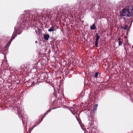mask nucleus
Here are the masks:
<instances>
[{
    "label": "nucleus",
    "instance_id": "nucleus-1",
    "mask_svg": "<svg viewBox=\"0 0 133 133\" xmlns=\"http://www.w3.org/2000/svg\"><path fill=\"white\" fill-rule=\"evenodd\" d=\"M132 9L131 8H130L129 7L127 8H125L123 9L120 12V14L121 16H124L130 17L131 15Z\"/></svg>",
    "mask_w": 133,
    "mask_h": 133
},
{
    "label": "nucleus",
    "instance_id": "nucleus-2",
    "mask_svg": "<svg viewBox=\"0 0 133 133\" xmlns=\"http://www.w3.org/2000/svg\"><path fill=\"white\" fill-rule=\"evenodd\" d=\"M31 20V19L30 17V16H28L26 18H25V22L26 23L29 22Z\"/></svg>",
    "mask_w": 133,
    "mask_h": 133
},
{
    "label": "nucleus",
    "instance_id": "nucleus-3",
    "mask_svg": "<svg viewBox=\"0 0 133 133\" xmlns=\"http://www.w3.org/2000/svg\"><path fill=\"white\" fill-rule=\"evenodd\" d=\"M43 36L44 39L46 41H48L50 37L49 35L48 34H44Z\"/></svg>",
    "mask_w": 133,
    "mask_h": 133
},
{
    "label": "nucleus",
    "instance_id": "nucleus-4",
    "mask_svg": "<svg viewBox=\"0 0 133 133\" xmlns=\"http://www.w3.org/2000/svg\"><path fill=\"white\" fill-rule=\"evenodd\" d=\"M100 76V73L98 72H96L95 74L94 77L96 78L99 77Z\"/></svg>",
    "mask_w": 133,
    "mask_h": 133
},
{
    "label": "nucleus",
    "instance_id": "nucleus-5",
    "mask_svg": "<svg viewBox=\"0 0 133 133\" xmlns=\"http://www.w3.org/2000/svg\"><path fill=\"white\" fill-rule=\"evenodd\" d=\"M49 111H47L45 113L44 116H43L42 117V118L41 119V120L39 122H38L37 123L38 124L39 123L41 122L43 118L45 116V115L48 114V113Z\"/></svg>",
    "mask_w": 133,
    "mask_h": 133
},
{
    "label": "nucleus",
    "instance_id": "nucleus-6",
    "mask_svg": "<svg viewBox=\"0 0 133 133\" xmlns=\"http://www.w3.org/2000/svg\"><path fill=\"white\" fill-rule=\"evenodd\" d=\"M90 29L92 30H95L96 29V27L95 26V23H94L90 26Z\"/></svg>",
    "mask_w": 133,
    "mask_h": 133
},
{
    "label": "nucleus",
    "instance_id": "nucleus-7",
    "mask_svg": "<svg viewBox=\"0 0 133 133\" xmlns=\"http://www.w3.org/2000/svg\"><path fill=\"white\" fill-rule=\"evenodd\" d=\"M16 36V32H14L13 33L12 36V37L11 39L10 40V41H12L13 39H14V36L15 37Z\"/></svg>",
    "mask_w": 133,
    "mask_h": 133
},
{
    "label": "nucleus",
    "instance_id": "nucleus-8",
    "mask_svg": "<svg viewBox=\"0 0 133 133\" xmlns=\"http://www.w3.org/2000/svg\"><path fill=\"white\" fill-rule=\"evenodd\" d=\"M55 30V29H54V26H52L48 29V31H49L51 32Z\"/></svg>",
    "mask_w": 133,
    "mask_h": 133
},
{
    "label": "nucleus",
    "instance_id": "nucleus-9",
    "mask_svg": "<svg viewBox=\"0 0 133 133\" xmlns=\"http://www.w3.org/2000/svg\"><path fill=\"white\" fill-rule=\"evenodd\" d=\"M98 107V104H95L93 106V109L94 111L96 110L97 108Z\"/></svg>",
    "mask_w": 133,
    "mask_h": 133
},
{
    "label": "nucleus",
    "instance_id": "nucleus-10",
    "mask_svg": "<svg viewBox=\"0 0 133 133\" xmlns=\"http://www.w3.org/2000/svg\"><path fill=\"white\" fill-rule=\"evenodd\" d=\"M99 37H100L98 35L97 33H96V40H97V41H98V39L99 38Z\"/></svg>",
    "mask_w": 133,
    "mask_h": 133
},
{
    "label": "nucleus",
    "instance_id": "nucleus-11",
    "mask_svg": "<svg viewBox=\"0 0 133 133\" xmlns=\"http://www.w3.org/2000/svg\"><path fill=\"white\" fill-rule=\"evenodd\" d=\"M128 26L126 25H125V26H124V27H121V28L122 29H123L125 30H126L127 29V28H128Z\"/></svg>",
    "mask_w": 133,
    "mask_h": 133
},
{
    "label": "nucleus",
    "instance_id": "nucleus-12",
    "mask_svg": "<svg viewBox=\"0 0 133 133\" xmlns=\"http://www.w3.org/2000/svg\"><path fill=\"white\" fill-rule=\"evenodd\" d=\"M95 46L96 47L98 46V41L96 40L95 41Z\"/></svg>",
    "mask_w": 133,
    "mask_h": 133
},
{
    "label": "nucleus",
    "instance_id": "nucleus-13",
    "mask_svg": "<svg viewBox=\"0 0 133 133\" xmlns=\"http://www.w3.org/2000/svg\"><path fill=\"white\" fill-rule=\"evenodd\" d=\"M118 44L119 46L122 44V42L121 41H119L118 42Z\"/></svg>",
    "mask_w": 133,
    "mask_h": 133
},
{
    "label": "nucleus",
    "instance_id": "nucleus-14",
    "mask_svg": "<svg viewBox=\"0 0 133 133\" xmlns=\"http://www.w3.org/2000/svg\"><path fill=\"white\" fill-rule=\"evenodd\" d=\"M21 68L22 69H24L25 68H26L24 65H22Z\"/></svg>",
    "mask_w": 133,
    "mask_h": 133
},
{
    "label": "nucleus",
    "instance_id": "nucleus-15",
    "mask_svg": "<svg viewBox=\"0 0 133 133\" xmlns=\"http://www.w3.org/2000/svg\"><path fill=\"white\" fill-rule=\"evenodd\" d=\"M22 122L24 124V123H25V121L23 119H22Z\"/></svg>",
    "mask_w": 133,
    "mask_h": 133
},
{
    "label": "nucleus",
    "instance_id": "nucleus-16",
    "mask_svg": "<svg viewBox=\"0 0 133 133\" xmlns=\"http://www.w3.org/2000/svg\"><path fill=\"white\" fill-rule=\"evenodd\" d=\"M120 39H121V38H120V37L118 38V40H119V41H120Z\"/></svg>",
    "mask_w": 133,
    "mask_h": 133
},
{
    "label": "nucleus",
    "instance_id": "nucleus-17",
    "mask_svg": "<svg viewBox=\"0 0 133 133\" xmlns=\"http://www.w3.org/2000/svg\"><path fill=\"white\" fill-rule=\"evenodd\" d=\"M131 57L133 59V54H132V56H131Z\"/></svg>",
    "mask_w": 133,
    "mask_h": 133
},
{
    "label": "nucleus",
    "instance_id": "nucleus-18",
    "mask_svg": "<svg viewBox=\"0 0 133 133\" xmlns=\"http://www.w3.org/2000/svg\"><path fill=\"white\" fill-rule=\"evenodd\" d=\"M9 44V42H8V44H7V45H8V44Z\"/></svg>",
    "mask_w": 133,
    "mask_h": 133
},
{
    "label": "nucleus",
    "instance_id": "nucleus-19",
    "mask_svg": "<svg viewBox=\"0 0 133 133\" xmlns=\"http://www.w3.org/2000/svg\"><path fill=\"white\" fill-rule=\"evenodd\" d=\"M34 127H33L32 129H33L34 128Z\"/></svg>",
    "mask_w": 133,
    "mask_h": 133
},
{
    "label": "nucleus",
    "instance_id": "nucleus-20",
    "mask_svg": "<svg viewBox=\"0 0 133 133\" xmlns=\"http://www.w3.org/2000/svg\"><path fill=\"white\" fill-rule=\"evenodd\" d=\"M132 63H133V62H132Z\"/></svg>",
    "mask_w": 133,
    "mask_h": 133
}]
</instances>
